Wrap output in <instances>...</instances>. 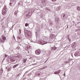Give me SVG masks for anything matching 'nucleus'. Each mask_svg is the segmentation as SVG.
<instances>
[{"instance_id": "27", "label": "nucleus", "mask_w": 80, "mask_h": 80, "mask_svg": "<svg viewBox=\"0 0 80 80\" xmlns=\"http://www.w3.org/2000/svg\"><path fill=\"white\" fill-rule=\"evenodd\" d=\"M71 5L72 6H75V4H74L73 3H71Z\"/></svg>"}, {"instance_id": "38", "label": "nucleus", "mask_w": 80, "mask_h": 80, "mask_svg": "<svg viewBox=\"0 0 80 80\" xmlns=\"http://www.w3.org/2000/svg\"><path fill=\"white\" fill-rule=\"evenodd\" d=\"M48 60V59L45 62H47V61Z\"/></svg>"}, {"instance_id": "23", "label": "nucleus", "mask_w": 80, "mask_h": 80, "mask_svg": "<svg viewBox=\"0 0 80 80\" xmlns=\"http://www.w3.org/2000/svg\"><path fill=\"white\" fill-rule=\"evenodd\" d=\"M42 43H44V44H46V43H47V42H45L44 41H42Z\"/></svg>"}, {"instance_id": "32", "label": "nucleus", "mask_w": 80, "mask_h": 80, "mask_svg": "<svg viewBox=\"0 0 80 80\" xmlns=\"http://www.w3.org/2000/svg\"><path fill=\"white\" fill-rule=\"evenodd\" d=\"M65 63H68V62L66 61V62H65Z\"/></svg>"}, {"instance_id": "45", "label": "nucleus", "mask_w": 80, "mask_h": 80, "mask_svg": "<svg viewBox=\"0 0 80 80\" xmlns=\"http://www.w3.org/2000/svg\"><path fill=\"white\" fill-rule=\"evenodd\" d=\"M36 35H37V34H36Z\"/></svg>"}, {"instance_id": "43", "label": "nucleus", "mask_w": 80, "mask_h": 80, "mask_svg": "<svg viewBox=\"0 0 80 80\" xmlns=\"http://www.w3.org/2000/svg\"><path fill=\"white\" fill-rule=\"evenodd\" d=\"M20 30H20V29H19V31H20Z\"/></svg>"}, {"instance_id": "31", "label": "nucleus", "mask_w": 80, "mask_h": 80, "mask_svg": "<svg viewBox=\"0 0 80 80\" xmlns=\"http://www.w3.org/2000/svg\"><path fill=\"white\" fill-rule=\"evenodd\" d=\"M52 2H55L56 0H52Z\"/></svg>"}, {"instance_id": "5", "label": "nucleus", "mask_w": 80, "mask_h": 80, "mask_svg": "<svg viewBox=\"0 0 80 80\" xmlns=\"http://www.w3.org/2000/svg\"><path fill=\"white\" fill-rule=\"evenodd\" d=\"M55 38V35L51 34L50 35L49 38L51 39H53Z\"/></svg>"}, {"instance_id": "19", "label": "nucleus", "mask_w": 80, "mask_h": 80, "mask_svg": "<svg viewBox=\"0 0 80 80\" xmlns=\"http://www.w3.org/2000/svg\"><path fill=\"white\" fill-rule=\"evenodd\" d=\"M1 43H3L5 42V41L2 40V39L1 38Z\"/></svg>"}, {"instance_id": "39", "label": "nucleus", "mask_w": 80, "mask_h": 80, "mask_svg": "<svg viewBox=\"0 0 80 80\" xmlns=\"http://www.w3.org/2000/svg\"><path fill=\"white\" fill-rule=\"evenodd\" d=\"M38 35H37V37H38Z\"/></svg>"}, {"instance_id": "21", "label": "nucleus", "mask_w": 80, "mask_h": 80, "mask_svg": "<svg viewBox=\"0 0 80 80\" xmlns=\"http://www.w3.org/2000/svg\"><path fill=\"white\" fill-rule=\"evenodd\" d=\"M11 69V68H8L7 69V70L8 72L10 70V69Z\"/></svg>"}, {"instance_id": "18", "label": "nucleus", "mask_w": 80, "mask_h": 80, "mask_svg": "<svg viewBox=\"0 0 80 80\" xmlns=\"http://www.w3.org/2000/svg\"><path fill=\"white\" fill-rule=\"evenodd\" d=\"M11 62H15V59H13V58H12L11 59Z\"/></svg>"}, {"instance_id": "37", "label": "nucleus", "mask_w": 80, "mask_h": 80, "mask_svg": "<svg viewBox=\"0 0 80 80\" xmlns=\"http://www.w3.org/2000/svg\"><path fill=\"white\" fill-rule=\"evenodd\" d=\"M25 31H27V30H24V32H25Z\"/></svg>"}, {"instance_id": "12", "label": "nucleus", "mask_w": 80, "mask_h": 80, "mask_svg": "<svg viewBox=\"0 0 80 80\" xmlns=\"http://www.w3.org/2000/svg\"><path fill=\"white\" fill-rule=\"evenodd\" d=\"M56 51L57 50V48L55 47H53L52 49V51Z\"/></svg>"}, {"instance_id": "1", "label": "nucleus", "mask_w": 80, "mask_h": 80, "mask_svg": "<svg viewBox=\"0 0 80 80\" xmlns=\"http://www.w3.org/2000/svg\"><path fill=\"white\" fill-rule=\"evenodd\" d=\"M7 6L5 5L4 6L2 11V13L3 15H7Z\"/></svg>"}, {"instance_id": "24", "label": "nucleus", "mask_w": 80, "mask_h": 80, "mask_svg": "<svg viewBox=\"0 0 80 80\" xmlns=\"http://www.w3.org/2000/svg\"><path fill=\"white\" fill-rule=\"evenodd\" d=\"M18 39H21V37H20V36H18Z\"/></svg>"}, {"instance_id": "41", "label": "nucleus", "mask_w": 80, "mask_h": 80, "mask_svg": "<svg viewBox=\"0 0 80 80\" xmlns=\"http://www.w3.org/2000/svg\"><path fill=\"white\" fill-rule=\"evenodd\" d=\"M71 40V39H70V42Z\"/></svg>"}, {"instance_id": "8", "label": "nucleus", "mask_w": 80, "mask_h": 80, "mask_svg": "<svg viewBox=\"0 0 80 80\" xmlns=\"http://www.w3.org/2000/svg\"><path fill=\"white\" fill-rule=\"evenodd\" d=\"M18 6H20V7H22L23 6V2L22 1H19L18 4Z\"/></svg>"}, {"instance_id": "2", "label": "nucleus", "mask_w": 80, "mask_h": 80, "mask_svg": "<svg viewBox=\"0 0 80 80\" xmlns=\"http://www.w3.org/2000/svg\"><path fill=\"white\" fill-rule=\"evenodd\" d=\"M17 2V0H11L10 1V3L9 4V5L11 7H13L15 5V3Z\"/></svg>"}, {"instance_id": "29", "label": "nucleus", "mask_w": 80, "mask_h": 80, "mask_svg": "<svg viewBox=\"0 0 80 80\" xmlns=\"http://www.w3.org/2000/svg\"><path fill=\"white\" fill-rule=\"evenodd\" d=\"M67 48H68V47H66L64 48V49L66 50V49H67Z\"/></svg>"}, {"instance_id": "25", "label": "nucleus", "mask_w": 80, "mask_h": 80, "mask_svg": "<svg viewBox=\"0 0 80 80\" xmlns=\"http://www.w3.org/2000/svg\"><path fill=\"white\" fill-rule=\"evenodd\" d=\"M26 62V59H23V62L24 63H25V62Z\"/></svg>"}, {"instance_id": "10", "label": "nucleus", "mask_w": 80, "mask_h": 80, "mask_svg": "<svg viewBox=\"0 0 80 80\" xmlns=\"http://www.w3.org/2000/svg\"><path fill=\"white\" fill-rule=\"evenodd\" d=\"M61 71L60 70L58 71L55 72H54V74H59L60 73Z\"/></svg>"}, {"instance_id": "40", "label": "nucleus", "mask_w": 80, "mask_h": 80, "mask_svg": "<svg viewBox=\"0 0 80 80\" xmlns=\"http://www.w3.org/2000/svg\"><path fill=\"white\" fill-rule=\"evenodd\" d=\"M27 73V71H26V73Z\"/></svg>"}, {"instance_id": "7", "label": "nucleus", "mask_w": 80, "mask_h": 80, "mask_svg": "<svg viewBox=\"0 0 80 80\" xmlns=\"http://www.w3.org/2000/svg\"><path fill=\"white\" fill-rule=\"evenodd\" d=\"M77 43L75 42H74L73 43H72V44L71 45V47L72 48H75L76 47V45Z\"/></svg>"}, {"instance_id": "13", "label": "nucleus", "mask_w": 80, "mask_h": 80, "mask_svg": "<svg viewBox=\"0 0 80 80\" xmlns=\"http://www.w3.org/2000/svg\"><path fill=\"white\" fill-rule=\"evenodd\" d=\"M10 17H8L7 18V22H9V21H10Z\"/></svg>"}, {"instance_id": "44", "label": "nucleus", "mask_w": 80, "mask_h": 80, "mask_svg": "<svg viewBox=\"0 0 80 80\" xmlns=\"http://www.w3.org/2000/svg\"><path fill=\"white\" fill-rule=\"evenodd\" d=\"M1 71H2V70L1 69Z\"/></svg>"}, {"instance_id": "16", "label": "nucleus", "mask_w": 80, "mask_h": 80, "mask_svg": "<svg viewBox=\"0 0 80 80\" xmlns=\"http://www.w3.org/2000/svg\"><path fill=\"white\" fill-rule=\"evenodd\" d=\"M77 10H78V11H80V6H78L77 8Z\"/></svg>"}, {"instance_id": "9", "label": "nucleus", "mask_w": 80, "mask_h": 80, "mask_svg": "<svg viewBox=\"0 0 80 80\" xmlns=\"http://www.w3.org/2000/svg\"><path fill=\"white\" fill-rule=\"evenodd\" d=\"M55 22L56 23H58L60 22V19L56 17L55 19Z\"/></svg>"}, {"instance_id": "20", "label": "nucleus", "mask_w": 80, "mask_h": 80, "mask_svg": "<svg viewBox=\"0 0 80 80\" xmlns=\"http://www.w3.org/2000/svg\"><path fill=\"white\" fill-rule=\"evenodd\" d=\"M47 66H45L44 67H43L41 68L42 70L43 69H44V68H47Z\"/></svg>"}, {"instance_id": "35", "label": "nucleus", "mask_w": 80, "mask_h": 80, "mask_svg": "<svg viewBox=\"0 0 80 80\" xmlns=\"http://www.w3.org/2000/svg\"><path fill=\"white\" fill-rule=\"evenodd\" d=\"M4 19V18L2 19H1V21H3V19Z\"/></svg>"}, {"instance_id": "33", "label": "nucleus", "mask_w": 80, "mask_h": 80, "mask_svg": "<svg viewBox=\"0 0 80 80\" xmlns=\"http://www.w3.org/2000/svg\"><path fill=\"white\" fill-rule=\"evenodd\" d=\"M63 76L64 77H65V73H64V75H63Z\"/></svg>"}, {"instance_id": "36", "label": "nucleus", "mask_w": 80, "mask_h": 80, "mask_svg": "<svg viewBox=\"0 0 80 80\" xmlns=\"http://www.w3.org/2000/svg\"><path fill=\"white\" fill-rule=\"evenodd\" d=\"M3 60H5V57H3Z\"/></svg>"}, {"instance_id": "34", "label": "nucleus", "mask_w": 80, "mask_h": 80, "mask_svg": "<svg viewBox=\"0 0 80 80\" xmlns=\"http://www.w3.org/2000/svg\"><path fill=\"white\" fill-rule=\"evenodd\" d=\"M5 57H7V55H5Z\"/></svg>"}, {"instance_id": "30", "label": "nucleus", "mask_w": 80, "mask_h": 80, "mask_svg": "<svg viewBox=\"0 0 80 80\" xmlns=\"http://www.w3.org/2000/svg\"><path fill=\"white\" fill-rule=\"evenodd\" d=\"M66 28H67V29H68V25H67V27Z\"/></svg>"}, {"instance_id": "26", "label": "nucleus", "mask_w": 80, "mask_h": 80, "mask_svg": "<svg viewBox=\"0 0 80 80\" xmlns=\"http://www.w3.org/2000/svg\"><path fill=\"white\" fill-rule=\"evenodd\" d=\"M25 26L26 27H28V24L27 23H26L25 24Z\"/></svg>"}, {"instance_id": "17", "label": "nucleus", "mask_w": 80, "mask_h": 80, "mask_svg": "<svg viewBox=\"0 0 80 80\" xmlns=\"http://www.w3.org/2000/svg\"><path fill=\"white\" fill-rule=\"evenodd\" d=\"M65 16H66L65 14H62V16L63 17V18H65Z\"/></svg>"}, {"instance_id": "15", "label": "nucleus", "mask_w": 80, "mask_h": 80, "mask_svg": "<svg viewBox=\"0 0 80 80\" xmlns=\"http://www.w3.org/2000/svg\"><path fill=\"white\" fill-rule=\"evenodd\" d=\"M16 58H18V59L20 58V55H18L17 56H16Z\"/></svg>"}, {"instance_id": "22", "label": "nucleus", "mask_w": 80, "mask_h": 80, "mask_svg": "<svg viewBox=\"0 0 80 80\" xmlns=\"http://www.w3.org/2000/svg\"><path fill=\"white\" fill-rule=\"evenodd\" d=\"M2 39H3V40L5 41L6 40V38L5 37H3Z\"/></svg>"}, {"instance_id": "3", "label": "nucleus", "mask_w": 80, "mask_h": 80, "mask_svg": "<svg viewBox=\"0 0 80 80\" xmlns=\"http://www.w3.org/2000/svg\"><path fill=\"white\" fill-rule=\"evenodd\" d=\"M28 32L27 34V35H26V37L28 38H31V33L32 32L30 31H28Z\"/></svg>"}, {"instance_id": "4", "label": "nucleus", "mask_w": 80, "mask_h": 80, "mask_svg": "<svg viewBox=\"0 0 80 80\" xmlns=\"http://www.w3.org/2000/svg\"><path fill=\"white\" fill-rule=\"evenodd\" d=\"M74 55L75 57H78L80 56V51H78L75 52L74 54Z\"/></svg>"}, {"instance_id": "6", "label": "nucleus", "mask_w": 80, "mask_h": 80, "mask_svg": "<svg viewBox=\"0 0 80 80\" xmlns=\"http://www.w3.org/2000/svg\"><path fill=\"white\" fill-rule=\"evenodd\" d=\"M36 55H40L41 53V51L39 49H37L35 51Z\"/></svg>"}, {"instance_id": "11", "label": "nucleus", "mask_w": 80, "mask_h": 80, "mask_svg": "<svg viewBox=\"0 0 80 80\" xmlns=\"http://www.w3.org/2000/svg\"><path fill=\"white\" fill-rule=\"evenodd\" d=\"M42 38L44 40H48V37L45 36H43L42 37Z\"/></svg>"}, {"instance_id": "42", "label": "nucleus", "mask_w": 80, "mask_h": 80, "mask_svg": "<svg viewBox=\"0 0 80 80\" xmlns=\"http://www.w3.org/2000/svg\"><path fill=\"white\" fill-rule=\"evenodd\" d=\"M33 65H34V64H32Z\"/></svg>"}, {"instance_id": "28", "label": "nucleus", "mask_w": 80, "mask_h": 80, "mask_svg": "<svg viewBox=\"0 0 80 80\" xmlns=\"http://www.w3.org/2000/svg\"><path fill=\"white\" fill-rule=\"evenodd\" d=\"M45 2V0H42V3H44Z\"/></svg>"}, {"instance_id": "14", "label": "nucleus", "mask_w": 80, "mask_h": 80, "mask_svg": "<svg viewBox=\"0 0 80 80\" xmlns=\"http://www.w3.org/2000/svg\"><path fill=\"white\" fill-rule=\"evenodd\" d=\"M19 65V64H16L15 65H14L13 67V68H15V67H17V66H18V65Z\"/></svg>"}]
</instances>
